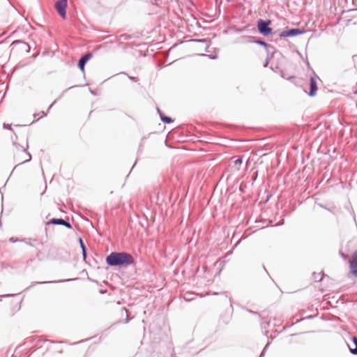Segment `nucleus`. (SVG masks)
I'll return each instance as SVG.
<instances>
[{
    "mask_svg": "<svg viewBox=\"0 0 357 357\" xmlns=\"http://www.w3.org/2000/svg\"><path fill=\"white\" fill-rule=\"evenodd\" d=\"M133 263V258L131 255L127 252H113L112 265L127 267Z\"/></svg>",
    "mask_w": 357,
    "mask_h": 357,
    "instance_id": "1",
    "label": "nucleus"
},
{
    "mask_svg": "<svg viewBox=\"0 0 357 357\" xmlns=\"http://www.w3.org/2000/svg\"><path fill=\"white\" fill-rule=\"evenodd\" d=\"M14 160L18 165L29 162L31 159V155L24 147L16 146L13 151Z\"/></svg>",
    "mask_w": 357,
    "mask_h": 357,
    "instance_id": "2",
    "label": "nucleus"
},
{
    "mask_svg": "<svg viewBox=\"0 0 357 357\" xmlns=\"http://www.w3.org/2000/svg\"><path fill=\"white\" fill-rule=\"evenodd\" d=\"M270 23V21L260 20L258 22L259 31L264 36L270 34L272 32V29L268 27Z\"/></svg>",
    "mask_w": 357,
    "mask_h": 357,
    "instance_id": "3",
    "label": "nucleus"
},
{
    "mask_svg": "<svg viewBox=\"0 0 357 357\" xmlns=\"http://www.w3.org/2000/svg\"><path fill=\"white\" fill-rule=\"evenodd\" d=\"M67 7V0H59L56 4L55 8L58 13L62 18H66V9Z\"/></svg>",
    "mask_w": 357,
    "mask_h": 357,
    "instance_id": "4",
    "label": "nucleus"
},
{
    "mask_svg": "<svg viewBox=\"0 0 357 357\" xmlns=\"http://www.w3.org/2000/svg\"><path fill=\"white\" fill-rule=\"evenodd\" d=\"M304 33H305L304 30H301V29H290V30L282 31L280 33V37H283V38H285V37H292V36H297V35H299V34H303Z\"/></svg>",
    "mask_w": 357,
    "mask_h": 357,
    "instance_id": "5",
    "label": "nucleus"
},
{
    "mask_svg": "<svg viewBox=\"0 0 357 357\" xmlns=\"http://www.w3.org/2000/svg\"><path fill=\"white\" fill-rule=\"evenodd\" d=\"M349 267L351 274L357 277V250L352 255V259L349 262Z\"/></svg>",
    "mask_w": 357,
    "mask_h": 357,
    "instance_id": "6",
    "label": "nucleus"
},
{
    "mask_svg": "<svg viewBox=\"0 0 357 357\" xmlns=\"http://www.w3.org/2000/svg\"><path fill=\"white\" fill-rule=\"evenodd\" d=\"M93 55L89 52L83 56L78 62V67L82 73H84V66L86 63L92 58Z\"/></svg>",
    "mask_w": 357,
    "mask_h": 357,
    "instance_id": "7",
    "label": "nucleus"
},
{
    "mask_svg": "<svg viewBox=\"0 0 357 357\" xmlns=\"http://www.w3.org/2000/svg\"><path fill=\"white\" fill-rule=\"evenodd\" d=\"M47 224V225H50V224L61 225L66 226L68 228H71L72 227L71 225L69 222H66L63 219H54H54L50 220Z\"/></svg>",
    "mask_w": 357,
    "mask_h": 357,
    "instance_id": "8",
    "label": "nucleus"
},
{
    "mask_svg": "<svg viewBox=\"0 0 357 357\" xmlns=\"http://www.w3.org/2000/svg\"><path fill=\"white\" fill-rule=\"evenodd\" d=\"M317 91V86L315 81V79L313 77L310 78V91L309 92L310 96H314Z\"/></svg>",
    "mask_w": 357,
    "mask_h": 357,
    "instance_id": "9",
    "label": "nucleus"
},
{
    "mask_svg": "<svg viewBox=\"0 0 357 357\" xmlns=\"http://www.w3.org/2000/svg\"><path fill=\"white\" fill-rule=\"evenodd\" d=\"M158 112L160 116V119L161 120L164 122V123H170L173 121V120L169 117V116H162V114H161V112L159 109H158Z\"/></svg>",
    "mask_w": 357,
    "mask_h": 357,
    "instance_id": "10",
    "label": "nucleus"
},
{
    "mask_svg": "<svg viewBox=\"0 0 357 357\" xmlns=\"http://www.w3.org/2000/svg\"><path fill=\"white\" fill-rule=\"evenodd\" d=\"M353 342L355 344V348H350V352L354 355H357V337H354L352 338Z\"/></svg>",
    "mask_w": 357,
    "mask_h": 357,
    "instance_id": "11",
    "label": "nucleus"
},
{
    "mask_svg": "<svg viewBox=\"0 0 357 357\" xmlns=\"http://www.w3.org/2000/svg\"><path fill=\"white\" fill-rule=\"evenodd\" d=\"M79 243H80L81 248H82V251H83V255L85 257V256H86V248H85V246H84V245L83 243V241H82V238H79Z\"/></svg>",
    "mask_w": 357,
    "mask_h": 357,
    "instance_id": "12",
    "label": "nucleus"
},
{
    "mask_svg": "<svg viewBox=\"0 0 357 357\" xmlns=\"http://www.w3.org/2000/svg\"><path fill=\"white\" fill-rule=\"evenodd\" d=\"M106 261L108 264L112 265V254L107 257Z\"/></svg>",
    "mask_w": 357,
    "mask_h": 357,
    "instance_id": "13",
    "label": "nucleus"
},
{
    "mask_svg": "<svg viewBox=\"0 0 357 357\" xmlns=\"http://www.w3.org/2000/svg\"><path fill=\"white\" fill-rule=\"evenodd\" d=\"M121 311H122L121 312L122 314H125L126 317H128L127 310L125 308H123ZM128 321V319L126 318L125 322L127 323Z\"/></svg>",
    "mask_w": 357,
    "mask_h": 357,
    "instance_id": "14",
    "label": "nucleus"
},
{
    "mask_svg": "<svg viewBox=\"0 0 357 357\" xmlns=\"http://www.w3.org/2000/svg\"><path fill=\"white\" fill-rule=\"evenodd\" d=\"M256 43H257L261 46H264L265 47H267V44L264 41L259 40V41H257Z\"/></svg>",
    "mask_w": 357,
    "mask_h": 357,
    "instance_id": "15",
    "label": "nucleus"
},
{
    "mask_svg": "<svg viewBox=\"0 0 357 357\" xmlns=\"http://www.w3.org/2000/svg\"><path fill=\"white\" fill-rule=\"evenodd\" d=\"M234 162H235V165H241L242 163V159L238 158L234 161Z\"/></svg>",
    "mask_w": 357,
    "mask_h": 357,
    "instance_id": "16",
    "label": "nucleus"
},
{
    "mask_svg": "<svg viewBox=\"0 0 357 357\" xmlns=\"http://www.w3.org/2000/svg\"><path fill=\"white\" fill-rule=\"evenodd\" d=\"M268 345H269V344H267L266 345V347H264V349L263 352H262V353H261V356L264 354V353L265 350L267 349V347H268Z\"/></svg>",
    "mask_w": 357,
    "mask_h": 357,
    "instance_id": "17",
    "label": "nucleus"
},
{
    "mask_svg": "<svg viewBox=\"0 0 357 357\" xmlns=\"http://www.w3.org/2000/svg\"><path fill=\"white\" fill-rule=\"evenodd\" d=\"M3 127L6 128H8V129H11L10 126H8V125L4 124Z\"/></svg>",
    "mask_w": 357,
    "mask_h": 357,
    "instance_id": "18",
    "label": "nucleus"
},
{
    "mask_svg": "<svg viewBox=\"0 0 357 357\" xmlns=\"http://www.w3.org/2000/svg\"><path fill=\"white\" fill-rule=\"evenodd\" d=\"M128 78H129L130 79H131V80H133V79H134V77H128Z\"/></svg>",
    "mask_w": 357,
    "mask_h": 357,
    "instance_id": "19",
    "label": "nucleus"
},
{
    "mask_svg": "<svg viewBox=\"0 0 357 357\" xmlns=\"http://www.w3.org/2000/svg\"><path fill=\"white\" fill-rule=\"evenodd\" d=\"M227 1H229L230 0H227Z\"/></svg>",
    "mask_w": 357,
    "mask_h": 357,
    "instance_id": "20",
    "label": "nucleus"
}]
</instances>
